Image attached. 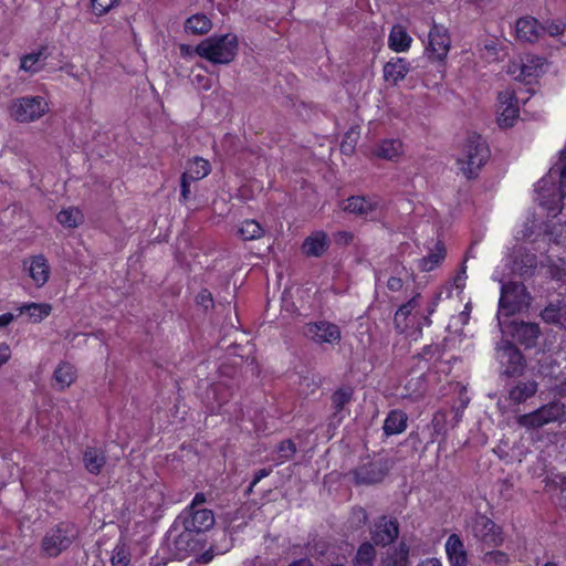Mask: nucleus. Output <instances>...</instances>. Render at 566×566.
<instances>
[{
	"label": "nucleus",
	"mask_w": 566,
	"mask_h": 566,
	"mask_svg": "<svg viewBox=\"0 0 566 566\" xmlns=\"http://www.w3.org/2000/svg\"><path fill=\"white\" fill-rule=\"evenodd\" d=\"M536 201L553 218L566 208V155L537 182Z\"/></svg>",
	"instance_id": "obj_1"
},
{
	"label": "nucleus",
	"mask_w": 566,
	"mask_h": 566,
	"mask_svg": "<svg viewBox=\"0 0 566 566\" xmlns=\"http://www.w3.org/2000/svg\"><path fill=\"white\" fill-rule=\"evenodd\" d=\"M238 36L233 33L212 35L196 45V53L213 64H229L237 56Z\"/></svg>",
	"instance_id": "obj_2"
},
{
	"label": "nucleus",
	"mask_w": 566,
	"mask_h": 566,
	"mask_svg": "<svg viewBox=\"0 0 566 566\" xmlns=\"http://www.w3.org/2000/svg\"><path fill=\"white\" fill-rule=\"evenodd\" d=\"M490 157L485 140L476 134L468 136L457 158L460 171L468 178H474Z\"/></svg>",
	"instance_id": "obj_3"
},
{
	"label": "nucleus",
	"mask_w": 566,
	"mask_h": 566,
	"mask_svg": "<svg viewBox=\"0 0 566 566\" xmlns=\"http://www.w3.org/2000/svg\"><path fill=\"white\" fill-rule=\"evenodd\" d=\"M49 109V103L42 96H21L11 99L8 104L9 116L22 124L39 120Z\"/></svg>",
	"instance_id": "obj_4"
},
{
	"label": "nucleus",
	"mask_w": 566,
	"mask_h": 566,
	"mask_svg": "<svg viewBox=\"0 0 566 566\" xmlns=\"http://www.w3.org/2000/svg\"><path fill=\"white\" fill-rule=\"evenodd\" d=\"M566 416L565 405L560 401H552L538 409L517 417L516 423L527 431L543 428L553 422H563Z\"/></svg>",
	"instance_id": "obj_5"
},
{
	"label": "nucleus",
	"mask_w": 566,
	"mask_h": 566,
	"mask_svg": "<svg viewBox=\"0 0 566 566\" xmlns=\"http://www.w3.org/2000/svg\"><path fill=\"white\" fill-rule=\"evenodd\" d=\"M78 535L73 523L62 522L50 528L41 543L42 552L49 557H56L67 549Z\"/></svg>",
	"instance_id": "obj_6"
},
{
	"label": "nucleus",
	"mask_w": 566,
	"mask_h": 566,
	"mask_svg": "<svg viewBox=\"0 0 566 566\" xmlns=\"http://www.w3.org/2000/svg\"><path fill=\"white\" fill-rule=\"evenodd\" d=\"M340 209L363 219L377 220L385 209V202L377 195L350 196L340 203Z\"/></svg>",
	"instance_id": "obj_7"
},
{
	"label": "nucleus",
	"mask_w": 566,
	"mask_h": 566,
	"mask_svg": "<svg viewBox=\"0 0 566 566\" xmlns=\"http://www.w3.org/2000/svg\"><path fill=\"white\" fill-rule=\"evenodd\" d=\"M303 335L317 345H334L338 344L342 339L339 326L325 319L305 324Z\"/></svg>",
	"instance_id": "obj_8"
},
{
	"label": "nucleus",
	"mask_w": 566,
	"mask_h": 566,
	"mask_svg": "<svg viewBox=\"0 0 566 566\" xmlns=\"http://www.w3.org/2000/svg\"><path fill=\"white\" fill-rule=\"evenodd\" d=\"M470 531L476 541L488 546H499L504 541L502 527L485 515L473 517Z\"/></svg>",
	"instance_id": "obj_9"
},
{
	"label": "nucleus",
	"mask_w": 566,
	"mask_h": 566,
	"mask_svg": "<svg viewBox=\"0 0 566 566\" xmlns=\"http://www.w3.org/2000/svg\"><path fill=\"white\" fill-rule=\"evenodd\" d=\"M451 48V38L447 30L441 24H433L428 34V44L426 53L432 61L443 62Z\"/></svg>",
	"instance_id": "obj_10"
},
{
	"label": "nucleus",
	"mask_w": 566,
	"mask_h": 566,
	"mask_svg": "<svg viewBox=\"0 0 566 566\" xmlns=\"http://www.w3.org/2000/svg\"><path fill=\"white\" fill-rule=\"evenodd\" d=\"M522 297H525L523 285L516 283L503 284L499 302V315H512L521 311L524 305Z\"/></svg>",
	"instance_id": "obj_11"
},
{
	"label": "nucleus",
	"mask_w": 566,
	"mask_h": 566,
	"mask_svg": "<svg viewBox=\"0 0 566 566\" xmlns=\"http://www.w3.org/2000/svg\"><path fill=\"white\" fill-rule=\"evenodd\" d=\"M496 358L509 376L518 375L524 369V359L521 352L507 340H503L496 346Z\"/></svg>",
	"instance_id": "obj_12"
},
{
	"label": "nucleus",
	"mask_w": 566,
	"mask_h": 566,
	"mask_svg": "<svg viewBox=\"0 0 566 566\" xmlns=\"http://www.w3.org/2000/svg\"><path fill=\"white\" fill-rule=\"evenodd\" d=\"M497 123L501 127H512L518 117L520 108L517 106L514 92L505 90L497 96Z\"/></svg>",
	"instance_id": "obj_13"
},
{
	"label": "nucleus",
	"mask_w": 566,
	"mask_h": 566,
	"mask_svg": "<svg viewBox=\"0 0 566 566\" xmlns=\"http://www.w3.org/2000/svg\"><path fill=\"white\" fill-rule=\"evenodd\" d=\"M214 515L211 510H185L184 527L188 532L202 533L209 531L214 525Z\"/></svg>",
	"instance_id": "obj_14"
},
{
	"label": "nucleus",
	"mask_w": 566,
	"mask_h": 566,
	"mask_svg": "<svg viewBox=\"0 0 566 566\" xmlns=\"http://www.w3.org/2000/svg\"><path fill=\"white\" fill-rule=\"evenodd\" d=\"M23 270L36 287H42L49 280L51 268L43 254L32 255L23 262Z\"/></svg>",
	"instance_id": "obj_15"
},
{
	"label": "nucleus",
	"mask_w": 566,
	"mask_h": 566,
	"mask_svg": "<svg viewBox=\"0 0 566 566\" xmlns=\"http://www.w3.org/2000/svg\"><path fill=\"white\" fill-rule=\"evenodd\" d=\"M399 535L398 522L387 516H380L371 530V538L377 545H389Z\"/></svg>",
	"instance_id": "obj_16"
},
{
	"label": "nucleus",
	"mask_w": 566,
	"mask_h": 566,
	"mask_svg": "<svg viewBox=\"0 0 566 566\" xmlns=\"http://www.w3.org/2000/svg\"><path fill=\"white\" fill-rule=\"evenodd\" d=\"M444 548L451 566H468V553L458 534L453 533L447 538Z\"/></svg>",
	"instance_id": "obj_17"
},
{
	"label": "nucleus",
	"mask_w": 566,
	"mask_h": 566,
	"mask_svg": "<svg viewBox=\"0 0 566 566\" xmlns=\"http://www.w3.org/2000/svg\"><path fill=\"white\" fill-rule=\"evenodd\" d=\"M410 71L409 62L403 57L388 61L382 69L384 80L390 85H397Z\"/></svg>",
	"instance_id": "obj_18"
},
{
	"label": "nucleus",
	"mask_w": 566,
	"mask_h": 566,
	"mask_svg": "<svg viewBox=\"0 0 566 566\" xmlns=\"http://www.w3.org/2000/svg\"><path fill=\"white\" fill-rule=\"evenodd\" d=\"M516 36L525 42L537 41L542 36V25L532 17L521 18L515 24Z\"/></svg>",
	"instance_id": "obj_19"
},
{
	"label": "nucleus",
	"mask_w": 566,
	"mask_h": 566,
	"mask_svg": "<svg viewBox=\"0 0 566 566\" xmlns=\"http://www.w3.org/2000/svg\"><path fill=\"white\" fill-rule=\"evenodd\" d=\"M77 373L74 365L69 361H60L53 371V386L63 391L75 381Z\"/></svg>",
	"instance_id": "obj_20"
},
{
	"label": "nucleus",
	"mask_w": 566,
	"mask_h": 566,
	"mask_svg": "<svg viewBox=\"0 0 566 566\" xmlns=\"http://www.w3.org/2000/svg\"><path fill=\"white\" fill-rule=\"evenodd\" d=\"M421 305V295L417 293L407 303L402 304L395 314V325L400 332L408 327V317L412 315L413 318L418 316V307Z\"/></svg>",
	"instance_id": "obj_21"
},
{
	"label": "nucleus",
	"mask_w": 566,
	"mask_h": 566,
	"mask_svg": "<svg viewBox=\"0 0 566 566\" xmlns=\"http://www.w3.org/2000/svg\"><path fill=\"white\" fill-rule=\"evenodd\" d=\"M403 154V145L399 139L390 138L381 140L374 149V155L385 160H398Z\"/></svg>",
	"instance_id": "obj_22"
},
{
	"label": "nucleus",
	"mask_w": 566,
	"mask_h": 566,
	"mask_svg": "<svg viewBox=\"0 0 566 566\" xmlns=\"http://www.w3.org/2000/svg\"><path fill=\"white\" fill-rule=\"evenodd\" d=\"M357 483L373 484L378 483L385 478V471L376 463H367L357 468L354 472Z\"/></svg>",
	"instance_id": "obj_23"
},
{
	"label": "nucleus",
	"mask_w": 566,
	"mask_h": 566,
	"mask_svg": "<svg viewBox=\"0 0 566 566\" xmlns=\"http://www.w3.org/2000/svg\"><path fill=\"white\" fill-rule=\"evenodd\" d=\"M328 247L327 234L317 231L307 237L303 243V252L308 256H321Z\"/></svg>",
	"instance_id": "obj_24"
},
{
	"label": "nucleus",
	"mask_w": 566,
	"mask_h": 566,
	"mask_svg": "<svg viewBox=\"0 0 566 566\" xmlns=\"http://www.w3.org/2000/svg\"><path fill=\"white\" fill-rule=\"evenodd\" d=\"M412 39L402 25H394L388 36V46L395 52H406Z\"/></svg>",
	"instance_id": "obj_25"
},
{
	"label": "nucleus",
	"mask_w": 566,
	"mask_h": 566,
	"mask_svg": "<svg viewBox=\"0 0 566 566\" xmlns=\"http://www.w3.org/2000/svg\"><path fill=\"white\" fill-rule=\"evenodd\" d=\"M407 415L401 410H392L388 413L384 422L386 436L399 434L407 428Z\"/></svg>",
	"instance_id": "obj_26"
},
{
	"label": "nucleus",
	"mask_w": 566,
	"mask_h": 566,
	"mask_svg": "<svg viewBox=\"0 0 566 566\" xmlns=\"http://www.w3.org/2000/svg\"><path fill=\"white\" fill-rule=\"evenodd\" d=\"M545 61L539 56L526 55L522 57V71L520 72V81H528L537 77L544 67Z\"/></svg>",
	"instance_id": "obj_27"
},
{
	"label": "nucleus",
	"mask_w": 566,
	"mask_h": 566,
	"mask_svg": "<svg viewBox=\"0 0 566 566\" xmlns=\"http://www.w3.org/2000/svg\"><path fill=\"white\" fill-rule=\"evenodd\" d=\"M541 315L546 323L557 324L566 329V302L549 304Z\"/></svg>",
	"instance_id": "obj_28"
},
{
	"label": "nucleus",
	"mask_w": 566,
	"mask_h": 566,
	"mask_svg": "<svg viewBox=\"0 0 566 566\" xmlns=\"http://www.w3.org/2000/svg\"><path fill=\"white\" fill-rule=\"evenodd\" d=\"M211 171V166L208 160L201 157H195L188 161L187 169L182 174L186 178L198 181L207 177Z\"/></svg>",
	"instance_id": "obj_29"
},
{
	"label": "nucleus",
	"mask_w": 566,
	"mask_h": 566,
	"mask_svg": "<svg viewBox=\"0 0 566 566\" xmlns=\"http://www.w3.org/2000/svg\"><path fill=\"white\" fill-rule=\"evenodd\" d=\"M539 336V327L534 323H520L515 327V338L525 347H533Z\"/></svg>",
	"instance_id": "obj_30"
},
{
	"label": "nucleus",
	"mask_w": 566,
	"mask_h": 566,
	"mask_svg": "<svg viewBox=\"0 0 566 566\" xmlns=\"http://www.w3.org/2000/svg\"><path fill=\"white\" fill-rule=\"evenodd\" d=\"M49 303H29L19 307L20 314H27L32 323H40L51 314Z\"/></svg>",
	"instance_id": "obj_31"
},
{
	"label": "nucleus",
	"mask_w": 566,
	"mask_h": 566,
	"mask_svg": "<svg viewBox=\"0 0 566 566\" xmlns=\"http://www.w3.org/2000/svg\"><path fill=\"white\" fill-rule=\"evenodd\" d=\"M83 460L86 470L92 474H98L106 463L104 452L96 448H87Z\"/></svg>",
	"instance_id": "obj_32"
},
{
	"label": "nucleus",
	"mask_w": 566,
	"mask_h": 566,
	"mask_svg": "<svg viewBox=\"0 0 566 566\" xmlns=\"http://www.w3.org/2000/svg\"><path fill=\"white\" fill-rule=\"evenodd\" d=\"M409 559V546L400 543L398 547L387 552L382 558L384 566H407Z\"/></svg>",
	"instance_id": "obj_33"
},
{
	"label": "nucleus",
	"mask_w": 566,
	"mask_h": 566,
	"mask_svg": "<svg viewBox=\"0 0 566 566\" xmlns=\"http://www.w3.org/2000/svg\"><path fill=\"white\" fill-rule=\"evenodd\" d=\"M537 391V382L534 380L520 381L509 394L512 401L520 403L531 398Z\"/></svg>",
	"instance_id": "obj_34"
},
{
	"label": "nucleus",
	"mask_w": 566,
	"mask_h": 566,
	"mask_svg": "<svg viewBox=\"0 0 566 566\" xmlns=\"http://www.w3.org/2000/svg\"><path fill=\"white\" fill-rule=\"evenodd\" d=\"M212 28L211 20L205 14H193L185 23V30L192 34H206Z\"/></svg>",
	"instance_id": "obj_35"
},
{
	"label": "nucleus",
	"mask_w": 566,
	"mask_h": 566,
	"mask_svg": "<svg viewBox=\"0 0 566 566\" xmlns=\"http://www.w3.org/2000/svg\"><path fill=\"white\" fill-rule=\"evenodd\" d=\"M45 59L42 50L25 54L21 57L20 69L33 75L43 69Z\"/></svg>",
	"instance_id": "obj_36"
},
{
	"label": "nucleus",
	"mask_w": 566,
	"mask_h": 566,
	"mask_svg": "<svg viewBox=\"0 0 566 566\" xmlns=\"http://www.w3.org/2000/svg\"><path fill=\"white\" fill-rule=\"evenodd\" d=\"M444 256V248L441 244H437L432 252L419 260V269L423 272H430L443 261Z\"/></svg>",
	"instance_id": "obj_37"
},
{
	"label": "nucleus",
	"mask_w": 566,
	"mask_h": 566,
	"mask_svg": "<svg viewBox=\"0 0 566 566\" xmlns=\"http://www.w3.org/2000/svg\"><path fill=\"white\" fill-rule=\"evenodd\" d=\"M56 219L63 227L76 228L83 222L84 216L77 208L70 207L61 210Z\"/></svg>",
	"instance_id": "obj_38"
},
{
	"label": "nucleus",
	"mask_w": 566,
	"mask_h": 566,
	"mask_svg": "<svg viewBox=\"0 0 566 566\" xmlns=\"http://www.w3.org/2000/svg\"><path fill=\"white\" fill-rule=\"evenodd\" d=\"M264 231L259 222L255 220H245L243 221L239 229L238 234L243 240H255L263 235Z\"/></svg>",
	"instance_id": "obj_39"
},
{
	"label": "nucleus",
	"mask_w": 566,
	"mask_h": 566,
	"mask_svg": "<svg viewBox=\"0 0 566 566\" xmlns=\"http://www.w3.org/2000/svg\"><path fill=\"white\" fill-rule=\"evenodd\" d=\"M376 557V549L370 543H363L356 554L355 563L358 566H373Z\"/></svg>",
	"instance_id": "obj_40"
},
{
	"label": "nucleus",
	"mask_w": 566,
	"mask_h": 566,
	"mask_svg": "<svg viewBox=\"0 0 566 566\" xmlns=\"http://www.w3.org/2000/svg\"><path fill=\"white\" fill-rule=\"evenodd\" d=\"M483 562L489 566H507L511 563V556L506 552L494 549L484 554Z\"/></svg>",
	"instance_id": "obj_41"
},
{
	"label": "nucleus",
	"mask_w": 566,
	"mask_h": 566,
	"mask_svg": "<svg viewBox=\"0 0 566 566\" xmlns=\"http://www.w3.org/2000/svg\"><path fill=\"white\" fill-rule=\"evenodd\" d=\"M500 42L495 38H488L482 42L481 52L482 56L488 61H495L500 53Z\"/></svg>",
	"instance_id": "obj_42"
},
{
	"label": "nucleus",
	"mask_w": 566,
	"mask_h": 566,
	"mask_svg": "<svg viewBox=\"0 0 566 566\" xmlns=\"http://www.w3.org/2000/svg\"><path fill=\"white\" fill-rule=\"evenodd\" d=\"M352 399V390L349 389H338L332 396V402L335 410L340 411L346 403H348Z\"/></svg>",
	"instance_id": "obj_43"
},
{
	"label": "nucleus",
	"mask_w": 566,
	"mask_h": 566,
	"mask_svg": "<svg viewBox=\"0 0 566 566\" xmlns=\"http://www.w3.org/2000/svg\"><path fill=\"white\" fill-rule=\"evenodd\" d=\"M112 566H127L129 553L124 545H117L112 555Z\"/></svg>",
	"instance_id": "obj_44"
},
{
	"label": "nucleus",
	"mask_w": 566,
	"mask_h": 566,
	"mask_svg": "<svg viewBox=\"0 0 566 566\" xmlns=\"http://www.w3.org/2000/svg\"><path fill=\"white\" fill-rule=\"evenodd\" d=\"M118 2L119 0H92V9L96 15H103L118 4Z\"/></svg>",
	"instance_id": "obj_45"
},
{
	"label": "nucleus",
	"mask_w": 566,
	"mask_h": 566,
	"mask_svg": "<svg viewBox=\"0 0 566 566\" xmlns=\"http://www.w3.org/2000/svg\"><path fill=\"white\" fill-rule=\"evenodd\" d=\"M277 451L281 462L290 460L296 452V447L292 440H284L280 443Z\"/></svg>",
	"instance_id": "obj_46"
},
{
	"label": "nucleus",
	"mask_w": 566,
	"mask_h": 566,
	"mask_svg": "<svg viewBox=\"0 0 566 566\" xmlns=\"http://www.w3.org/2000/svg\"><path fill=\"white\" fill-rule=\"evenodd\" d=\"M566 24L560 22L549 21L542 25V35L548 34L549 36H558L564 33Z\"/></svg>",
	"instance_id": "obj_47"
},
{
	"label": "nucleus",
	"mask_w": 566,
	"mask_h": 566,
	"mask_svg": "<svg viewBox=\"0 0 566 566\" xmlns=\"http://www.w3.org/2000/svg\"><path fill=\"white\" fill-rule=\"evenodd\" d=\"M192 84L203 91H208L212 87V80L203 73H192Z\"/></svg>",
	"instance_id": "obj_48"
},
{
	"label": "nucleus",
	"mask_w": 566,
	"mask_h": 566,
	"mask_svg": "<svg viewBox=\"0 0 566 566\" xmlns=\"http://www.w3.org/2000/svg\"><path fill=\"white\" fill-rule=\"evenodd\" d=\"M564 232H566V223H560L554 226L553 230L546 231V235L548 237L549 241L559 243Z\"/></svg>",
	"instance_id": "obj_49"
},
{
	"label": "nucleus",
	"mask_w": 566,
	"mask_h": 566,
	"mask_svg": "<svg viewBox=\"0 0 566 566\" xmlns=\"http://www.w3.org/2000/svg\"><path fill=\"white\" fill-rule=\"evenodd\" d=\"M535 222L532 221L531 224L527 222L523 226V229L516 232L515 238L517 240H526L530 239L534 233Z\"/></svg>",
	"instance_id": "obj_50"
},
{
	"label": "nucleus",
	"mask_w": 566,
	"mask_h": 566,
	"mask_svg": "<svg viewBox=\"0 0 566 566\" xmlns=\"http://www.w3.org/2000/svg\"><path fill=\"white\" fill-rule=\"evenodd\" d=\"M193 182L192 180L186 178L185 176H181L180 179V188H181V199L182 201H187L190 197L191 190H190V184Z\"/></svg>",
	"instance_id": "obj_51"
},
{
	"label": "nucleus",
	"mask_w": 566,
	"mask_h": 566,
	"mask_svg": "<svg viewBox=\"0 0 566 566\" xmlns=\"http://www.w3.org/2000/svg\"><path fill=\"white\" fill-rule=\"evenodd\" d=\"M11 358V348L7 343H0V368Z\"/></svg>",
	"instance_id": "obj_52"
},
{
	"label": "nucleus",
	"mask_w": 566,
	"mask_h": 566,
	"mask_svg": "<svg viewBox=\"0 0 566 566\" xmlns=\"http://www.w3.org/2000/svg\"><path fill=\"white\" fill-rule=\"evenodd\" d=\"M522 57L517 61H513L507 66V73L513 76L515 80L520 81V72L522 71Z\"/></svg>",
	"instance_id": "obj_53"
},
{
	"label": "nucleus",
	"mask_w": 566,
	"mask_h": 566,
	"mask_svg": "<svg viewBox=\"0 0 566 566\" xmlns=\"http://www.w3.org/2000/svg\"><path fill=\"white\" fill-rule=\"evenodd\" d=\"M197 302L206 308L212 304L211 293L207 290L201 291L197 296Z\"/></svg>",
	"instance_id": "obj_54"
},
{
	"label": "nucleus",
	"mask_w": 566,
	"mask_h": 566,
	"mask_svg": "<svg viewBox=\"0 0 566 566\" xmlns=\"http://www.w3.org/2000/svg\"><path fill=\"white\" fill-rule=\"evenodd\" d=\"M356 140L350 139V135H347L340 145V149L344 154H352L355 148Z\"/></svg>",
	"instance_id": "obj_55"
},
{
	"label": "nucleus",
	"mask_w": 566,
	"mask_h": 566,
	"mask_svg": "<svg viewBox=\"0 0 566 566\" xmlns=\"http://www.w3.org/2000/svg\"><path fill=\"white\" fill-rule=\"evenodd\" d=\"M403 286L402 280L400 277L391 276L387 282V287L390 291L397 292L400 291Z\"/></svg>",
	"instance_id": "obj_56"
},
{
	"label": "nucleus",
	"mask_w": 566,
	"mask_h": 566,
	"mask_svg": "<svg viewBox=\"0 0 566 566\" xmlns=\"http://www.w3.org/2000/svg\"><path fill=\"white\" fill-rule=\"evenodd\" d=\"M270 473L271 469H260L259 471H256L251 482L250 489L254 488L262 479L266 478Z\"/></svg>",
	"instance_id": "obj_57"
},
{
	"label": "nucleus",
	"mask_w": 566,
	"mask_h": 566,
	"mask_svg": "<svg viewBox=\"0 0 566 566\" xmlns=\"http://www.w3.org/2000/svg\"><path fill=\"white\" fill-rule=\"evenodd\" d=\"M206 502V496L203 493H197L191 501V504L186 510H198L199 506Z\"/></svg>",
	"instance_id": "obj_58"
},
{
	"label": "nucleus",
	"mask_w": 566,
	"mask_h": 566,
	"mask_svg": "<svg viewBox=\"0 0 566 566\" xmlns=\"http://www.w3.org/2000/svg\"><path fill=\"white\" fill-rule=\"evenodd\" d=\"M559 262L562 263V268H559L558 265H554L556 271H552V275L556 280H563L566 276V262L563 260H559Z\"/></svg>",
	"instance_id": "obj_59"
},
{
	"label": "nucleus",
	"mask_w": 566,
	"mask_h": 566,
	"mask_svg": "<svg viewBox=\"0 0 566 566\" xmlns=\"http://www.w3.org/2000/svg\"><path fill=\"white\" fill-rule=\"evenodd\" d=\"M179 50H180V55L185 59L191 57L193 54H197L196 46L192 48L188 44H180Z\"/></svg>",
	"instance_id": "obj_60"
},
{
	"label": "nucleus",
	"mask_w": 566,
	"mask_h": 566,
	"mask_svg": "<svg viewBox=\"0 0 566 566\" xmlns=\"http://www.w3.org/2000/svg\"><path fill=\"white\" fill-rule=\"evenodd\" d=\"M15 316L12 313H4L0 315V328H4L14 321Z\"/></svg>",
	"instance_id": "obj_61"
},
{
	"label": "nucleus",
	"mask_w": 566,
	"mask_h": 566,
	"mask_svg": "<svg viewBox=\"0 0 566 566\" xmlns=\"http://www.w3.org/2000/svg\"><path fill=\"white\" fill-rule=\"evenodd\" d=\"M431 427L436 434H441L443 431V423L440 421V419L437 416L432 419Z\"/></svg>",
	"instance_id": "obj_62"
},
{
	"label": "nucleus",
	"mask_w": 566,
	"mask_h": 566,
	"mask_svg": "<svg viewBox=\"0 0 566 566\" xmlns=\"http://www.w3.org/2000/svg\"><path fill=\"white\" fill-rule=\"evenodd\" d=\"M470 311H471V304L468 303L464 306V311L461 312L459 315V319L461 321L462 324H467L469 322Z\"/></svg>",
	"instance_id": "obj_63"
},
{
	"label": "nucleus",
	"mask_w": 566,
	"mask_h": 566,
	"mask_svg": "<svg viewBox=\"0 0 566 566\" xmlns=\"http://www.w3.org/2000/svg\"><path fill=\"white\" fill-rule=\"evenodd\" d=\"M417 566H442L438 558H427L420 562Z\"/></svg>",
	"instance_id": "obj_64"
}]
</instances>
